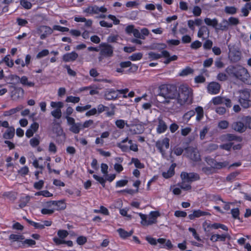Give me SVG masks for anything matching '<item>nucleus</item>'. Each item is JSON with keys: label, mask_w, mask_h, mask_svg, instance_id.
<instances>
[{"label": "nucleus", "mask_w": 251, "mask_h": 251, "mask_svg": "<svg viewBox=\"0 0 251 251\" xmlns=\"http://www.w3.org/2000/svg\"><path fill=\"white\" fill-rule=\"evenodd\" d=\"M35 195L37 196H43L44 197L49 198L53 196V194L48 190H43L36 192Z\"/></svg>", "instance_id": "nucleus-44"}, {"label": "nucleus", "mask_w": 251, "mask_h": 251, "mask_svg": "<svg viewBox=\"0 0 251 251\" xmlns=\"http://www.w3.org/2000/svg\"><path fill=\"white\" fill-rule=\"evenodd\" d=\"M231 128L235 131L239 133H243L246 130V126L244 123L241 122H234L231 125Z\"/></svg>", "instance_id": "nucleus-15"}, {"label": "nucleus", "mask_w": 251, "mask_h": 251, "mask_svg": "<svg viewBox=\"0 0 251 251\" xmlns=\"http://www.w3.org/2000/svg\"><path fill=\"white\" fill-rule=\"evenodd\" d=\"M94 212L95 213H101L104 215H109V212L108 209L102 205L100 206V209H94Z\"/></svg>", "instance_id": "nucleus-41"}, {"label": "nucleus", "mask_w": 251, "mask_h": 251, "mask_svg": "<svg viewBox=\"0 0 251 251\" xmlns=\"http://www.w3.org/2000/svg\"><path fill=\"white\" fill-rule=\"evenodd\" d=\"M78 57V54L76 52L73 51L70 53H66L62 56L63 60L65 62L74 61Z\"/></svg>", "instance_id": "nucleus-17"}, {"label": "nucleus", "mask_w": 251, "mask_h": 251, "mask_svg": "<svg viewBox=\"0 0 251 251\" xmlns=\"http://www.w3.org/2000/svg\"><path fill=\"white\" fill-rule=\"evenodd\" d=\"M245 126H246V128L248 127L251 129V117L247 116L243 118Z\"/></svg>", "instance_id": "nucleus-60"}, {"label": "nucleus", "mask_w": 251, "mask_h": 251, "mask_svg": "<svg viewBox=\"0 0 251 251\" xmlns=\"http://www.w3.org/2000/svg\"><path fill=\"white\" fill-rule=\"evenodd\" d=\"M69 235V233L67 230L64 229H59L57 231V235L58 237H56L57 239L60 240H65Z\"/></svg>", "instance_id": "nucleus-36"}, {"label": "nucleus", "mask_w": 251, "mask_h": 251, "mask_svg": "<svg viewBox=\"0 0 251 251\" xmlns=\"http://www.w3.org/2000/svg\"><path fill=\"white\" fill-rule=\"evenodd\" d=\"M228 26L229 25L227 22V20L224 19L223 20L222 23L218 25L217 29L222 31H226L228 30Z\"/></svg>", "instance_id": "nucleus-35"}, {"label": "nucleus", "mask_w": 251, "mask_h": 251, "mask_svg": "<svg viewBox=\"0 0 251 251\" xmlns=\"http://www.w3.org/2000/svg\"><path fill=\"white\" fill-rule=\"evenodd\" d=\"M20 4L26 9H30L32 7L31 3L27 0H21Z\"/></svg>", "instance_id": "nucleus-52"}, {"label": "nucleus", "mask_w": 251, "mask_h": 251, "mask_svg": "<svg viewBox=\"0 0 251 251\" xmlns=\"http://www.w3.org/2000/svg\"><path fill=\"white\" fill-rule=\"evenodd\" d=\"M205 23L208 26H211L214 27L215 29H217V26H218V22L217 19L214 18L213 19H211L208 18H206L204 19Z\"/></svg>", "instance_id": "nucleus-27"}, {"label": "nucleus", "mask_w": 251, "mask_h": 251, "mask_svg": "<svg viewBox=\"0 0 251 251\" xmlns=\"http://www.w3.org/2000/svg\"><path fill=\"white\" fill-rule=\"evenodd\" d=\"M158 102L168 103L170 99H174L178 95V91L176 85L173 84H163L159 87Z\"/></svg>", "instance_id": "nucleus-1"}, {"label": "nucleus", "mask_w": 251, "mask_h": 251, "mask_svg": "<svg viewBox=\"0 0 251 251\" xmlns=\"http://www.w3.org/2000/svg\"><path fill=\"white\" fill-rule=\"evenodd\" d=\"M195 114V111L194 110H190L183 115V118L185 120L188 121L192 117L194 116Z\"/></svg>", "instance_id": "nucleus-61"}, {"label": "nucleus", "mask_w": 251, "mask_h": 251, "mask_svg": "<svg viewBox=\"0 0 251 251\" xmlns=\"http://www.w3.org/2000/svg\"><path fill=\"white\" fill-rule=\"evenodd\" d=\"M30 198L28 196L22 197L20 198L19 201V206L20 208L25 207L29 202Z\"/></svg>", "instance_id": "nucleus-31"}, {"label": "nucleus", "mask_w": 251, "mask_h": 251, "mask_svg": "<svg viewBox=\"0 0 251 251\" xmlns=\"http://www.w3.org/2000/svg\"><path fill=\"white\" fill-rule=\"evenodd\" d=\"M184 151L183 155L185 157L195 162L201 160V156L197 149L190 146L185 148Z\"/></svg>", "instance_id": "nucleus-6"}, {"label": "nucleus", "mask_w": 251, "mask_h": 251, "mask_svg": "<svg viewBox=\"0 0 251 251\" xmlns=\"http://www.w3.org/2000/svg\"><path fill=\"white\" fill-rule=\"evenodd\" d=\"M238 172H232L230 173L229 175H228L226 177V180L227 181L231 182L238 175Z\"/></svg>", "instance_id": "nucleus-63"}, {"label": "nucleus", "mask_w": 251, "mask_h": 251, "mask_svg": "<svg viewBox=\"0 0 251 251\" xmlns=\"http://www.w3.org/2000/svg\"><path fill=\"white\" fill-rule=\"evenodd\" d=\"M119 97L117 91L113 88L106 89L104 93V98L107 100H116Z\"/></svg>", "instance_id": "nucleus-12"}, {"label": "nucleus", "mask_w": 251, "mask_h": 251, "mask_svg": "<svg viewBox=\"0 0 251 251\" xmlns=\"http://www.w3.org/2000/svg\"><path fill=\"white\" fill-rule=\"evenodd\" d=\"M226 71L229 75L235 77L244 83L251 85V76L245 68L240 66H230L226 69Z\"/></svg>", "instance_id": "nucleus-2"}, {"label": "nucleus", "mask_w": 251, "mask_h": 251, "mask_svg": "<svg viewBox=\"0 0 251 251\" xmlns=\"http://www.w3.org/2000/svg\"><path fill=\"white\" fill-rule=\"evenodd\" d=\"M100 48L99 59L101 60V57H111L113 54V48L112 46L106 43H102L100 45Z\"/></svg>", "instance_id": "nucleus-7"}, {"label": "nucleus", "mask_w": 251, "mask_h": 251, "mask_svg": "<svg viewBox=\"0 0 251 251\" xmlns=\"http://www.w3.org/2000/svg\"><path fill=\"white\" fill-rule=\"evenodd\" d=\"M226 139L229 141H236L239 142H242L243 140L241 136H238L233 134H226Z\"/></svg>", "instance_id": "nucleus-34"}, {"label": "nucleus", "mask_w": 251, "mask_h": 251, "mask_svg": "<svg viewBox=\"0 0 251 251\" xmlns=\"http://www.w3.org/2000/svg\"><path fill=\"white\" fill-rule=\"evenodd\" d=\"M81 124L80 123H77L72 125L70 127V130L75 134H78L82 129Z\"/></svg>", "instance_id": "nucleus-30"}, {"label": "nucleus", "mask_w": 251, "mask_h": 251, "mask_svg": "<svg viewBox=\"0 0 251 251\" xmlns=\"http://www.w3.org/2000/svg\"><path fill=\"white\" fill-rule=\"evenodd\" d=\"M158 133H162L166 131L168 126L164 121L162 119H158Z\"/></svg>", "instance_id": "nucleus-28"}, {"label": "nucleus", "mask_w": 251, "mask_h": 251, "mask_svg": "<svg viewBox=\"0 0 251 251\" xmlns=\"http://www.w3.org/2000/svg\"><path fill=\"white\" fill-rule=\"evenodd\" d=\"M178 185L183 190L185 191L190 190L192 187L189 183H188L185 180H182V182L178 184Z\"/></svg>", "instance_id": "nucleus-37"}, {"label": "nucleus", "mask_w": 251, "mask_h": 251, "mask_svg": "<svg viewBox=\"0 0 251 251\" xmlns=\"http://www.w3.org/2000/svg\"><path fill=\"white\" fill-rule=\"evenodd\" d=\"M141 221V224L144 226H149L155 223L157 220V211H151L149 215L142 213H137Z\"/></svg>", "instance_id": "nucleus-4"}, {"label": "nucleus", "mask_w": 251, "mask_h": 251, "mask_svg": "<svg viewBox=\"0 0 251 251\" xmlns=\"http://www.w3.org/2000/svg\"><path fill=\"white\" fill-rule=\"evenodd\" d=\"M220 85L216 82H210L207 87L208 92L211 94H216L219 92Z\"/></svg>", "instance_id": "nucleus-16"}, {"label": "nucleus", "mask_w": 251, "mask_h": 251, "mask_svg": "<svg viewBox=\"0 0 251 251\" xmlns=\"http://www.w3.org/2000/svg\"><path fill=\"white\" fill-rule=\"evenodd\" d=\"M53 29L54 30H58L61 32H68L70 30L68 27L61 26L59 25H54L53 26Z\"/></svg>", "instance_id": "nucleus-57"}, {"label": "nucleus", "mask_w": 251, "mask_h": 251, "mask_svg": "<svg viewBox=\"0 0 251 251\" xmlns=\"http://www.w3.org/2000/svg\"><path fill=\"white\" fill-rule=\"evenodd\" d=\"M16 77L20 79L21 83L24 86L33 87L35 85V83L33 82L28 81L27 77L25 75L22 76L21 78L19 76L16 75Z\"/></svg>", "instance_id": "nucleus-25"}, {"label": "nucleus", "mask_w": 251, "mask_h": 251, "mask_svg": "<svg viewBox=\"0 0 251 251\" xmlns=\"http://www.w3.org/2000/svg\"><path fill=\"white\" fill-rule=\"evenodd\" d=\"M177 102L180 106L192 102L193 92L191 88L185 85H181L178 89L176 97Z\"/></svg>", "instance_id": "nucleus-3"}, {"label": "nucleus", "mask_w": 251, "mask_h": 251, "mask_svg": "<svg viewBox=\"0 0 251 251\" xmlns=\"http://www.w3.org/2000/svg\"><path fill=\"white\" fill-rule=\"evenodd\" d=\"M207 227H212L214 229H218L219 228H221L224 230H226V231L228 230V228L226 226L224 225L219 224V223H214L213 224H209L207 226Z\"/></svg>", "instance_id": "nucleus-39"}, {"label": "nucleus", "mask_w": 251, "mask_h": 251, "mask_svg": "<svg viewBox=\"0 0 251 251\" xmlns=\"http://www.w3.org/2000/svg\"><path fill=\"white\" fill-rule=\"evenodd\" d=\"M131 130L135 134H140L143 131V128L141 125H136L132 126Z\"/></svg>", "instance_id": "nucleus-46"}, {"label": "nucleus", "mask_w": 251, "mask_h": 251, "mask_svg": "<svg viewBox=\"0 0 251 251\" xmlns=\"http://www.w3.org/2000/svg\"><path fill=\"white\" fill-rule=\"evenodd\" d=\"M240 96L239 101L241 106L244 108H248L251 106V90L245 89L239 91Z\"/></svg>", "instance_id": "nucleus-5"}, {"label": "nucleus", "mask_w": 251, "mask_h": 251, "mask_svg": "<svg viewBox=\"0 0 251 251\" xmlns=\"http://www.w3.org/2000/svg\"><path fill=\"white\" fill-rule=\"evenodd\" d=\"M205 161L207 164L210 165L211 167L217 169H221L226 167L229 164L227 161L217 162L214 159L210 157H206L205 158Z\"/></svg>", "instance_id": "nucleus-9"}, {"label": "nucleus", "mask_w": 251, "mask_h": 251, "mask_svg": "<svg viewBox=\"0 0 251 251\" xmlns=\"http://www.w3.org/2000/svg\"><path fill=\"white\" fill-rule=\"evenodd\" d=\"M44 185V181L43 180H40L37 182H35L34 183V188L37 190L41 189Z\"/></svg>", "instance_id": "nucleus-64"}, {"label": "nucleus", "mask_w": 251, "mask_h": 251, "mask_svg": "<svg viewBox=\"0 0 251 251\" xmlns=\"http://www.w3.org/2000/svg\"><path fill=\"white\" fill-rule=\"evenodd\" d=\"M164 58V61H163L165 64H168L173 61H175L177 59V56L176 55L171 56L169 51L166 50H162L161 51L160 53H158V59Z\"/></svg>", "instance_id": "nucleus-10"}, {"label": "nucleus", "mask_w": 251, "mask_h": 251, "mask_svg": "<svg viewBox=\"0 0 251 251\" xmlns=\"http://www.w3.org/2000/svg\"><path fill=\"white\" fill-rule=\"evenodd\" d=\"M25 239V237L23 235L11 234L9 236V239L13 242L22 240Z\"/></svg>", "instance_id": "nucleus-40"}, {"label": "nucleus", "mask_w": 251, "mask_h": 251, "mask_svg": "<svg viewBox=\"0 0 251 251\" xmlns=\"http://www.w3.org/2000/svg\"><path fill=\"white\" fill-rule=\"evenodd\" d=\"M87 241L86 237L84 236H79L76 239V243L78 245L82 246L84 245Z\"/></svg>", "instance_id": "nucleus-56"}, {"label": "nucleus", "mask_w": 251, "mask_h": 251, "mask_svg": "<svg viewBox=\"0 0 251 251\" xmlns=\"http://www.w3.org/2000/svg\"><path fill=\"white\" fill-rule=\"evenodd\" d=\"M229 26H236L240 24L239 20L234 17H230L227 20Z\"/></svg>", "instance_id": "nucleus-42"}, {"label": "nucleus", "mask_w": 251, "mask_h": 251, "mask_svg": "<svg viewBox=\"0 0 251 251\" xmlns=\"http://www.w3.org/2000/svg\"><path fill=\"white\" fill-rule=\"evenodd\" d=\"M131 160L136 168L142 169L144 168V164L142 163L138 158H132Z\"/></svg>", "instance_id": "nucleus-50"}, {"label": "nucleus", "mask_w": 251, "mask_h": 251, "mask_svg": "<svg viewBox=\"0 0 251 251\" xmlns=\"http://www.w3.org/2000/svg\"><path fill=\"white\" fill-rule=\"evenodd\" d=\"M94 123L93 120H89L85 121L83 124L81 125L82 129L85 128H93L94 127Z\"/></svg>", "instance_id": "nucleus-45"}, {"label": "nucleus", "mask_w": 251, "mask_h": 251, "mask_svg": "<svg viewBox=\"0 0 251 251\" xmlns=\"http://www.w3.org/2000/svg\"><path fill=\"white\" fill-rule=\"evenodd\" d=\"M158 243L161 245L160 248H166L168 249H171L173 247L170 240H167L164 238L158 239Z\"/></svg>", "instance_id": "nucleus-24"}, {"label": "nucleus", "mask_w": 251, "mask_h": 251, "mask_svg": "<svg viewBox=\"0 0 251 251\" xmlns=\"http://www.w3.org/2000/svg\"><path fill=\"white\" fill-rule=\"evenodd\" d=\"M3 61L6 65L9 67L12 68L14 66V62L12 59H10L9 55H6L3 59Z\"/></svg>", "instance_id": "nucleus-53"}, {"label": "nucleus", "mask_w": 251, "mask_h": 251, "mask_svg": "<svg viewBox=\"0 0 251 251\" xmlns=\"http://www.w3.org/2000/svg\"><path fill=\"white\" fill-rule=\"evenodd\" d=\"M80 98L78 97H75L72 96H68L66 99V101L67 102H72L76 103L79 102Z\"/></svg>", "instance_id": "nucleus-48"}, {"label": "nucleus", "mask_w": 251, "mask_h": 251, "mask_svg": "<svg viewBox=\"0 0 251 251\" xmlns=\"http://www.w3.org/2000/svg\"><path fill=\"white\" fill-rule=\"evenodd\" d=\"M115 125L118 128L120 129H123L125 125H127V123L125 120L119 119L116 121Z\"/></svg>", "instance_id": "nucleus-54"}, {"label": "nucleus", "mask_w": 251, "mask_h": 251, "mask_svg": "<svg viewBox=\"0 0 251 251\" xmlns=\"http://www.w3.org/2000/svg\"><path fill=\"white\" fill-rule=\"evenodd\" d=\"M204 35H206V38L209 37V30L207 26L205 25L201 26L198 32V36L199 38H202L203 39H205V38L203 37Z\"/></svg>", "instance_id": "nucleus-22"}, {"label": "nucleus", "mask_w": 251, "mask_h": 251, "mask_svg": "<svg viewBox=\"0 0 251 251\" xmlns=\"http://www.w3.org/2000/svg\"><path fill=\"white\" fill-rule=\"evenodd\" d=\"M49 54V50L47 49H44L38 53V54L36 55V58L37 59L41 58L43 57L47 56Z\"/></svg>", "instance_id": "nucleus-59"}, {"label": "nucleus", "mask_w": 251, "mask_h": 251, "mask_svg": "<svg viewBox=\"0 0 251 251\" xmlns=\"http://www.w3.org/2000/svg\"><path fill=\"white\" fill-rule=\"evenodd\" d=\"M51 115L57 119H59L61 117L62 113L60 109H56L51 112Z\"/></svg>", "instance_id": "nucleus-55"}, {"label": "nucleus", "mask_w": 251, "mask_h": 251, "mask_svg": "<svg viewBox=\"0 0 251 251\" xmlns=\"http://www.w3.org/2000/svg\"><path fill=\"white\" fill-rule=\"evenodd\" d=\"M53 241L56 245H60L62 244H66L69 247H72L73 246V242L71 240L66 241L65 240H60L54 237L53 239Z\"/></svg>", "instance_id": "nucleus-26"}, {"label": "nucleus", "mask_w": 251, "mask_h": 251, "mask_svg": "<svg viewBox=\"0 0 251 251\" xmlns=\"http://www.w3.org/2000/svg\"><path fill=\"white\" fill-rule=\"evenodd\" d=\"M107 11V9L104 6L99 7L97 5H89L84 10V12L90 15L97 14L100 12L104 13Z\"/></svg>", "instance_id": "nucleus-8"}, {"label": "nucleus", "mask_w": 251, "mask_h": 251, "mask_svg": "<svg viewBox=\"0 0 251 251\" xmlns=\"http://www.w3.org/2000/svg\"><path fill=\"white\" fill-rule=\"evenodd\" d=\"M206 215H210V214L209 212L202 211L199 209L194 210L192 214H190L188 215V217L190 220H194L196 218H199L200 217Z\"/></svg>", "instance_id": "nucleus-19"}, {"label": "nucleus", "mask_w": 251, "mask_h": 251, "mask_svg": "<svg viewBox=\"0 0 251 251\" xmlns=\"http://www.w3.org/2000/svg\"><path fill=\"white\" fill-rule=\"evenodd\" d=\"M169 142L170 139L169 138L167 137L165 138L161 142L158 141V149L159 150L160 152L162 153V155L163 157H165V154L164 148L166 149H169L170 145Z\"/></svg>", "instance_id": "nucleus-14"}, {"label": "nucleus", "mask_w": 251, "mask_h": 251, "mask_svg": "<svg viewBox=\"0 0 251 251\" xmlns=\"http://www.w3.org/2000/svg\"><path fill=\"white\" fill-rule=\"evenodd\" d=\"M176 165V163H173L167 172H163L162 176L165 178H169L175 175V168Z\"/></svg>", "instance_id": "nucleus-23"}, {"label": "nucleus", "mask_w": 251, "mask_h": 251, "mask_svg": "<svg viewBox=\"0 0 251 251\" xmlns=\"http://www.w3.org/2000/svg\"><path fill=\"white\" fill-rule=\"evenodd\" d=\"M180 177L182 180H185L188 183H191L200 179L199 175L196 173H188L183 172L181 173Z\"/></svg>", "instance_id": "nucleus-11"}, {"label": "nucleus", "mask_w": 251, "mask_h": 251, "mask_svg": "<svg viewBox=\"0 0 251 251\" xmlns=\"http://www.w3.org/2000/svg\"><path fill=\"white\" fill-rule=\"evenodd\" d=\"M194 70L190 67H186L179 74L180 76H185L194 73Z\"/></svg>", "instance_id": "nucleus-43"}, {"label": "nucleus", "mask_w": 251, "mask_h": 251, "mask_svg": "<svg viewBox=\"0 0 251 251\" xmlns=\"http://www.w3.org/2000/svg\"><path fill=\"white\" fill-rule=\"evenodd\" d=\"M15 129L14 127L13 126H10V127L9 128L6 129L3 133L2 137L5 140L12 139L15 136Z\"/></svg>", "instance_id": "nucleus-18"}, {"label": "nucleus", "mask_w": 251, "mask_h": 251, "mask_svg": "<svg viewBox=\"0 0 251 251\" xmlns=\"http://www.w3.org/2000/svg\"><path fill=\"white\" fill-rule=\"evenodd\" d=\"M131 62L129 61L121 62L119 64V68H117L116 72L121 74H127V70L125 71L124 69L129 67L131 66Z\"/></svg>", "instance_id": "nucleus-20"}, {"label": "nucleus", "mask_w": 251, "mask_h": 251, "mask_svg": "<svg viewBox=\"0 0 251 251\" xmlns=\"http://www.w3.org/2000/svg\"><path fill=\"white\" fill-rule=\"evenodd\" d=\"M224 11L227 14L234 15L237 13V8L235 6H226L225 7Z\"/></svg>", "instance_id": "nucleus-38"}, {"label": "nucleus", "mask_w": 251, "mask_h": 251, "mask_svg": "<svg viewBox=\"0 0 251 251\" xmlns=\"http://www.w3.org/2000/svg\"><path fill=\"white\" fill-rule=\"evenodd\" d=\"M23 108L22 106L20 105L16 108H12L9 110L5 111L3 112V115L4 116H11L17 112L20 111Z\"/></svg>", "instance_id": "nucleus-29"}, {"label": "nucleus", "mask_w": 251, "mask_h": 251, "mask_svg": "<svg viewBox=\"0 0 251 251\" xmlns=\"http://www.w3.org/2000/svg\"><path fill=\"white\" fill-rule=\"evenodd\" d=\"M214 169L215 168L211 167H204L202 168L201 171L205 175H209L215 173Z\"/></svg>", "instance_id": "nucleus-47"}, {"label": "nucleus", "mask_w": 251, "mask_h": 251, "mask_svg": "<svg viewBox=\"0 0 251 251\" xmlns=\"http://www.w3.org/2000/svg\"><path fill=\"white\" fill-rule=\"evenodd\" d=\"M143 56V54L141 52L135 53L132 54L129 57V59L131 61H137L140 60Z\"/></svg>", "instance_id": "nucleus-49"}, {"label": "nucleus", "mask_w": 251, "mask_h": 251, "mask_svg": "<svg viewBox=\"0 0 251 251\" xmlns=\"http://www.w3.org/2000/svg\"><path fill=\"white\" fill-rule=\"evenodd\" d=\"M93 178L98 181L103 187L105 186L106 179H104L102 177L100 176L97 175H93Z\"/></svg>", "instance_id": "nucleus-51"}, {"label": "nucleus", "mask_w": 251, "mask_h": 251, "mask_svg": "<svg viewBox=\"0 0 251 251\" xmlns=\"http://www.w3.org/2000/svg\"><path fill=\"white\" fill-rule=\"evenodd\" d=\"M117 231L119 233L120 238L123 239H126L128 237H130L133 233L132 230L127 231L122 228H118L117 230Z\"/></svg>", "instance_id": "nucleus-21"}, {"label": "nucleus", "mask_w": 251, "mask_h": 251, "mask_svg": "<svg viewBox=\"0 0 251 251\" xmlns=\"http://www.w3.org/2000/svg\"><path fill=\"white\" fill-rule=\"evenodd\" d=\"M97 113L98 114L101 113L104 111H107L109 110V107L108 106H104L102 104H100L97 106Z\"/></svg>", "instance_id": "nucleus-62"}, {"label": "nucleus", "mask_w": 251, "mask_h": 251, "mask_svg": "<svg viewBox=\"0 0 251 251\" xmlns=\"http://www.w3.org/2000/svg\"><path fill=\"white\" fill-rule=\"evenodd\" d=\"M25 220L27 223L34 226L35 229H42L44 228V226L42 224L35 222L26 218H25Z\"/></svg>", "instance_id": "nucleus-32"}, {"label": "nucleus", "mask_w": 251, "mask_h": 251, "mask_svg": "<svg viewBox=\"0 0 251 251\" xmlns=\"http://www.w3.org/2000/svg\"><path fill=\"white\" fill-rule=\"evenodd\" d=\"M47 206L48 207H51V206H55L57 207V210H64L66 207V205L63 201H50L47 202Z\"/></svg>", "instance_id": "nucleus-13"}, {"label": "nucleus", "mask_w": 251, "mask_h": 251, "mask_svg": "<svg viewBox=\"0 0 251 251\" xmlns=\"http://www.w3.org/2000/svg\"><path fill=\"white\" fill-rule=\"evenodd\" d=\"M195 113H197L196 120L200 121L203 117V110L202 107L198 106L195 108Z\"/></svg>", "instance_id": "nucleus-33"}, {"label": "nucleus", "mask_w": 251, "mask_h": 251, "mask_svg": "<svg viewBox=\"0 0 251 251\" xmlns=\"http://www.w3.org/2000/svg\"><path fill=\"white\" fill-rule=\"evenodd\" d=\"M224 97L218 96L214 98L212 101L214 105H218L223 103Z\"/></svg>", "instance_id": "nucleus-58"}]
</instances>
